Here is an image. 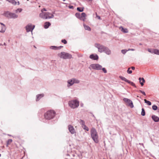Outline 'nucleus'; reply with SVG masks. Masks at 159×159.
<instances>
[{"label": "nucleus", "mask_w": 159, "mask_h": 159, "mask_svg": "<svg viewBox=\"0 0 159 159\" xmlns=\"http://www.w3.org/2000/svg\"><path fill=\"white\" fill-rule=\"evenodd\" d=\"M54 13V12H53L52 14L51 13V16H48V19H51V18H53L54 16L53 14Z\"/></svg>", "instance_id": "obj_42"}, {"label": "nucleus", "mask_w": 159, "mask_h": 159, "mask_svg": "<svg viewBox=\"0 0 159 159\" xmlns=\"http://www.w3.org/2000/svg\"><path fill=\"white\" fill-rule=\"evenodd\" d=\"M141 115L142 116H144L145 115V112L144 108L142 109V111L141 112Z\"/></svg>", "instance_id": "obj_28"}, {"label": "nucleus", "mask_w": 159, "mask_h": 159, "mask_svg": "<svg viewBox=\"0 0 159 159\" xmlns=\"http://www.w3.org/2000/svg\"><path fill=\"white\" fill-rule=\"evenodd\" d=\"M12 141V140L11 139H8L7 142V147L8 146V145H9L10 143H11Z\"/></svg>", "instance_id": "obj_27"}, {"label": "nucleus", "mask_w": 159, "mask_h": 159, "mask_svg": "<svg viewBox=\"0 0 159 159\" xmlns=\"http://www.w3.org/2000/svg\"><path fill=\"white\" fill-rule=\"evenodd\" d=\"M101 70H102V71L104 73H107V70H106V69L105 68L102 67Z\"/></svg>", "instance_id": "obj_41"}, {"label": "nucleus", "mask_w": 159, "mask_h": 159, "mask_svg": "<svg viewBox=\"0 0 159 159\" xmlns=\"http://www.w3.org/2000/svg\"><path fill=\"white\" fill-rule=\"evenodd\" d=\"M34 47L35 48H36V47H35V46H34Z\"/></svg>", "instance_id": "obj_63"}, {"label": "nucleus", "mask_w": 159, "mask_h": 159, "mask_svg": "<svg viewBox=\"0 0 159 159\" xmlns=\"http://www.w3.org/2000/svg\"><path fill=\"white\" fill-rule=\"evenodd\" d=\"M22 9L21 8H18L16 10V13H17L18 12H20L22 11Z\"/></svg>", "instance_id": "obj_39"}, {"label": "nucleus", "mask_w": 159, "mask_h": 159, "mask_svg": "<svg viewBox=\"0 0 159 159\" xmlns=\"http://www.w3.org/2000/svg\"><path fill=\"white\" fill-rule=\"evenodd\" d=\"M14 0H10L9 2L12 4L13 1H14Z\"/></svg>", "instance_id": "obj_49"}, {"label": "nucleus", "mask_w": 159, "mask_h": 159, "mask_svg": "<svg viewBox=\"0 0 159 159\" xmlns=\"http://www.w3.org/2000/svg\"><path fill=\"white\" fill-rule=\"evenodd\" d=\"M73 81H74V84H78L80 82V80L76 79L75 78H73Z\"/></svg>", "instance_id": "obj_31"}, {"label": "nucleus", "mask_w": 159, "mask_h": 159, "mask_svg": "<svg viewBox=\"0 0 159 159\" xmlns=\"http://www.w3.org/2000/svg\"><path fill=\"white\" fill-rule=\"evenodd\" d=\"M103 52H105L108 55H110L111 53V51L110 49L107 47H106Z\"/></svg>", "instance_id": "obj_17"}, {"label": "nucleus", "mask_w": 159, "mask_h": 159, "mask_svg": "<svg viewBox=\"0 0 159 159\" xmlns=\"http://www.w3.org/2000/svg\"><path fill=\"white\" fill-rule=\"evenodd\" d=\"M17 2L15 1V0H14V1L13 2L12 4L14 5H16V4Z\"/></svg>", "instance_id": "obj_45"}, {"label": "nucleus", "mask_w": 159, "mask_h": 159, "mask_svg": "<svg viewBox=\"0 0 159 159\" xmlns=\"http://www.w3.org/2000/svg\"><path fill=\"white\" fill-rule=\"evenodd\" d=\"M35 27V25H33L31 23H29L25 26V28L27 32H31L32 34V31Z\"/></svg>", "instance_id": "obj_6"}, {"label": "nucleus", "mask_w": 159, "mask_h": 159, "mask_svg": "<svg viewBox=\"0 0 159 159\" xmlns=\"http://www.w3.org/2000/svg\"><path fill=\"white\" fill-rule=\"evenodd\" d=\"M119 77L121 80L128 83H129V84H130L132 86L136 88V86L134 83L127 80L126 78H125V77H123L121 76H119Z\"/></svg>", "instance_id": "obj_9"}, {"label": "nucleus", "mask_w": 159, "mask_h": 159, "mask_svg": "<svg viewBox=\"0 0 159 159\" xmlns=\"http://www.w3.org/2000/svg\"><path fill=\"white\" fill-rule=\"evenodd\" d=\"M69 106L72 108H77L79 105V102L76 99L70 101L68 102Z\"/></svg>", "instance_id": "obj_3"}, {"label": "nucleus", "mask_w": 159, "mask_h": 159, "mask_svg": "<svg viewBox=\"0 0 159 159\" xmlns=\"http://www.w3.org/2000/svg\"><path fill=\"white\" fill-rule=\"evenodd\" d=\"M152 109L154 111H156L158 109V107L156 105H153L152 106Z\"/></svg>", "instance_id": "obj_29"}, {"label": "nucleus", "mask_w": 159, "mask_h": 159, "mask_svg": "<svg viewBox=\"0 0 159 159\" xmlns=\"http://www.w3.org/2000/svg\"><path fill=\"white\" fill-rule=\"evenodd\" d=\"M49 48L51 49L57 50V46H51Z\"/></svg>", "instance_id": "obj_33"}, {"label": "nucleus", "mask_w": 159, "mask_h": 159, "mask_svg": "<svg viewBox=\"0 0 159 159\" xmlns=\"http://www.w3.org/2000/svg\"><path fill=\"white\" fill-rule=\"evenodd\" d=\"M84 7H77V10L80 12H82L84 10Z\"/></svg>", "instance_id": "obj_22"}, {"label": "nucleus", "mask_w": 159, "mask_h": 159, "mask_svg": "<svg viewBox=\"0 0 159 159\" xmlns=\"http://www.w3.org/2000/svg\"><path fill=\"white\" fill-rule=\"evenodd\" d=\"M139 82L141 86H143L144 85V84L145 82V80L144 79L143 77H139Z\"/></svg>", "instance_id": "obj_20"}, {"label": "nucleus", "mask_w": 159, "mask_h": 159, "mask_svg": "<svg viewBox=\"0 0 159 159\" xmlns=\"http://www.w3.org/2000/svg\"><path fill=\"white\" fill-rule=\"evenodd\" d=\"M89 1H91V2H92L93 0H88Z\"/></svg>", "instance_id": "obj_58"}, {"label": "nucleus", "mask_w": 159, "mask_h": 159, "mask_svg": "<svg viewBox=\"0 0 159 159\" xmlns=\"http://www.w3.org/2000/svg\"><path fill=\"white\" fill-rule=\"evenodd\" d=\"M3 45H5V46H6V43H3Z\"/></svg>", "instance_id": "obj_54"}, {"label": "nucleus", "mask_w": 159, "mask_h": 159, "mask_svg": "<svg viewBox=\"0 0 159 159\" xmlns=\"http://www.w3.org/2000/svg\"><path fill=\"white\" fill-rule=\"evenodd\" d=\"M155 49L148 48V51L151 53H154Z\"/></svg>", "instance_id": "obj_25"}, {"label": "nucleus", "mask_w": 159, "mask_h": 159, "mask_svg": "<svg viewBox=\"0 0 159 159\" xmlns=\"http://www.w3.org/2000/svg\"><path fill=\"white\" fill-rule=\"evenodd\" d=\"M123 101L127 103L128 106L131 108H133L134 106L132 101L130 99L126 98H124L123 99Z\"/></svg>", "instance_id": "obj_10"}, {"label": "nucleus", "mask_w": 159, "mask_h": 159, "mask_svg": "<svg viewBox=\"0 0 159 159\" xmlns=\"http://www.w3.org/2000/svg\"><path fill=\"white\" fill-rule=\"evenodd\" d=\"M95 46L98 49L99 52L102 53L104 51L106 46L101 45L99 43H96L95 44Z\"/></svg>", "instance_id": "obj_7"}, {"label": "nucleus", "mask_w": 159, "mask_h": 159, "mask_svg": "<svg viewBox=\"0 0 159 159\" xmlns=\"http://www.w3.org/2000/svg\"><path fill=\"white\" fill-rule=\"evenodd\" d=\"M97 17L98 18V19L99 20H100L101 19L100 16H99L97 15Z\"/></svg>", "instance_id": "obj_47"}, {"label": "nucleus", "mask_w": 159, "mask_h": 159, "mask_svg": "<svg viewBox=\"0 0 159 159\" xmlns=\"http://www.w3.org/2000/svg\"><path fill=\"white\" fill-rule=\"evenodd\" d=\"M83 104H80V106H81V107H83Z\"/></svg>", "instance_id": "obj_55"}, {"label": "nucleus", "mask_w": 159, "mask_h": 159, "mask_svg": "<svg viewBox=\"0 0 159 159\" xmlns=\"http://www.w3.org/2000/svg\"><path fill=\"white\" fill-rule=\"evenodd\" d=\"M75 15L77 18L84 21H85L86 19L85 17L86 16V15L84 12H82L81 13V15L79 12H76Z\"/></svg>", "instance_id": "obj_5"}, {"label": "nucleus", "mask_w": 159, "mask_h": 159, "mask_svg": "<svg viewBox=\"0 0 159 159\" xmlns=\"http://www.w3.org/2000/svg\"><path fill=\"white\" fill-rule=\"evenodd\" d=\"M73 80L72 79L69 80H67V87H69L72 86L74 84V82L73 81Z\"/></svg>", "instance_id": "obj_16"}, {"label": "nucleus", "mask_w": 159, "mask_h": 159, "mask_svg": "<svg viewBox=\"0 0 159 159\" xmlns=\"http://www.w3.org/2000/svg\"><path fill=\"white\" fill-rule=\"evenodd\" d=\"M12 12H10L8 11H6L4 12L3 15L8 18H11Z\"/></svg>", "instance_id": "obj_12"}, {"label": "nucleus", "mask_w": 159, "mask_h": 159, "mask_svg": "<svg viewBox=\"0 0 159 159\" xmlns=\"http://www.w3.org/2000/svg\"><path fill=\"white\" fill-rule=\"evenodd\" d=\"M90 66L94 70H100L102 68V66L98 64H92Z\"/></svg>", "instance_id": "obj_8"}, {"label": "nucleus", "mask_w": 159, "mask_h": 159, "mask_svg": "<svg viewBox=\"0 0 159 159\" xmlns=\"http://www.w3.org/2000/svg\"><path fill=\"white\" fill-rule=\"evenodd\" d=\"M39 16L40 17L43 19H48L46 12L41 13H40Z\"/></svg>", "instance_id": "obj_14"}, {"label": "nucleus", "mask_w": 159, "mask_h": 159, "mask_svg": "<svg viewBox=\"0 0 159 159\" xmlns=\"http://www.w3.org/2000/svg\"><path fill=\"white\" fill-rule=\"evenodd\" d=\"M0 24H1L2 25H3V26H5V25L2 23L0 22Z\"/></svg>", "instance_id": "obj_50"}, {"label": "nucleus", "mask_w": 159, "mask_h": 159, "mask_svg": "<svg viewBox=\"0 0 159 159\" xmlns=\"http://www.w3.org/2000/svg\"><path fill=\"white\" fill-rule=\"evenodd\" d=\"M91 137L94 142L98 143V135L95 129L92 128L90 130Z\"/></svg>", "instance_id": "obj_1"}, {"label": "nucleus", "mask_w": 159, "mask_h": 159, "mask_svg": "<svg viewBox=\"0 0 159 159\" xmlns=\"http://www.w3.org/2000/svg\"><path fill=\"white\" fill-rule=\"evenodd\" d=\"M144 102L148 106H150L151 105L152 103L150 101L147 100L146 99L144 100Z\"/></svg>", "instance_id": "obj_26"}, {"label": "nucleus", "mask_w": 159, "mask_h": 159, "mask_svg": "<svg viewBox=\"0 0 159 159\" xmlns=\"http://www.w3.org/2000/svg\"><path fill=\"white\" fill-rule=\"evenodd\" d=\"M82 127L85 130L87 131H88L89 130V129L88 127L85 125H84L83 126H82Z\"/></svg>", "instance_id": "obj_34"}, {"label": "nucleus", "mask_w": 159, "mask_h": 159, "mask_svg": "<svg viewBox=\"0 0 159 159\" xmlns=\"http://www.w3.org/2000/svg\"><path fill=\"white\" fill-rule=\"evenodd\" d=\"M0 46H2V44H1V43H0Z\"/></svg>", "instance_id": "obj_61"}, {"label": "nucleus", "mask_w": 159, "mask_h": 159, "mask_svg": "<svg viewBox=\"0 0 159 159\" xmlns=\"http://www.w3.org/2000/svg\"><path fill=\"white\" fill-rule=\"evenodd\" d=\"M8 135L9 136H11V135L8 134Z\"/></svg>", "instance_id": "obj_64"}, {"label": "nucleus", "mask_w": 159, "mask_h": 159, "mask_svg": "<svg viewBox=\"0 0 159 159\" xmlns=\"http://www.w3.org/2000/svg\"><path fill=\"white\" fill-rule=\"evenodd\" d=\"M158 112H159V107H158Z\"/></svg>", "instance_id": "obj_57"}, {"label": "nucleus", "mask_w": 159, "mask_h": 159, "mask_svg": "<svg viewBox=\"0 0 159 159\" xmlns=\"http://www.w3.org/2000/svg\"><path fill=\"white\" fill-rule=\"evenodd\" d=\"M136 91L138 92H140L142 94H143V95H144L145 96L146 95L145 92L143 91H142L141 90H137V91Z\"/></svg>", "instance_id": "obj_37"}, {"label": "nucleus", "mask_w": 159, "mask_h": 159, "mask_svg": "<svg viewBox=\"0 0 159 159\" xmlns=\"http://www.w3.org/2000/svg\"><path fill=\"white\" fill-rule=\"evenodd\" d=\"M93 116L94 117H95V116H94V115L93 114Z\"/></svg>", "instance_id": "obj_62"}, {"label": "nucleus", "mask_w": 159, "mask_h": 159, "mask_svg": "<svg viewBox=\"0 0 159 159\" xmlns=\"http://www.w3.org/2000/svg\"><path fill=\"white\" fill-rule=\"evenodd\" d=\"M44 96L43 94H38L36 95V101H39L41 98Z\"/></svg>", "instance_id": "obj_19"}, {"label": "nucleus", "mask_w": 159, "mask_h": 159, "mask_svg": "<svg viewBox=\"0 0 159 159\" xmlns=\"http://www.w3.org/2000/svg\"><path fill=\"white\" fill-rule=\"evenodd\" d=\"M56 115V112L52 110L48 111L44 114L45 118L47 120H50L54 118Z\"/></svg>", "instance_id": "obj_2"}, {"label": "nucleus", "mask_w": 159, "mask_h": 159, "mask_svg": "<svg viewBox=\"0 0 159 159\" xmlns=\"http://www.w3.org/2000/svg\"><path fill=\"white\" fill-rule=\"evenodd\" d=\"M46 13L47 14V16H49L50 15H51V13L48 12H46Z\"/></svg>", "instance_id": "obj_46"}, {"label": "nucleus", "mask_w": 159, "mask_h": 159, "mask_svg": "<svg viewBox=\"0 0 159 159\" xmlns=\"http://www.w3.org/2000/svg\"><path fill=\"white\" fill-rule=\"evenodd\" d=\"M129 50H131V51H134L135 50L133 48H131V49H129Z\"/></svg>", "instance_id": "obj_51"}, {"label": "nucleus", "mask_w": 159, "mask_h": 159, "mask_svg": "<svg viewBox=\"0 0 159 159\" xmlns=\"http://www.w3.org/2000/svg\"><path fill=\"white\" fill-rule=\"evenodd\" d=\"M6 28L5 26H3L2 28V30H0V32L2 33H3L5 32Z\"/></svg>", "instance_id": "obj_32"}, {"label": "nucleus", "mask_w": 159, "mask_h": 159, "mask_svg": "<svg viewBox=\"0 0 159 159\" xmlns=\"http://www.w3.org/2000/svg\"><path fill=\"white\" fill-rule=\"evenodd\" d=\"M83 26L85 30L89 31H91V29L89 26L86 25L84 24H83Z\"/></svg>", "instance_id": "obj_21"}, {"label": "nucleus", "mask_w": 159, "mask_h": 159, "mask_svg": "<svg viewBox=\"0 0 159 159\" xmlns=\"http://www.w3.org/2000/svg\"><path fill=\"white\" fill-rule=\"evenodd\" d=\"M18 16L14 13H12L11 15V18L15 19L17 18Z\"/></svg>", "instance_id": "obj_24"}, {"label": "nucleus", "mask_w": 159, "mask_h": 159, "mask_svg": "<svg viewBox=\"0 0 159 159\" xmlns=\"http://www.w3.org/2000/svg\"><path fill=\"white\" fill-rule=\"evenodd\" d=\"M60 48V49H61V48H63V46H59Z\"/></svg>", "instance_id": "obj_53"}, {"label": "nucleus", "mask_w": 159, "mask_h": 159, "mask_svg": "<svg viewBox=\"0 0 159 159\" xmlns=\"http://www.w3.org/2000/svg\"><path fill=\"white\" fill-rule=\"evenodd\" d=\"M6 0L7 1H8L9 2L10 1V0Z\"/></svg>", "instance_id": "obj_60"}, {"label": "nucleus", "mask_w": 159, "mask_h": 159, "mask_svg": "<svg viewBox=\"0 0 159 159\" xmlns=\"http://www.w3.org/2000/svg\"><path fill=\"white\" fill-rule=\"evenodd\" d=\"M80 123L82 125V126H83L84 125H85V121L82 120H80Z\"/></svg>", "instance_id": "obj_30"}, {"label": "nucleus", "mask_w": 159, "mask_h": 159, "mask_svg": "<svg viewBox=\"0 0 159 159\" xmlns=\"http://www.w3.org/2000/svg\"><path fill=\"white\" fill-rule=\"evenodd\" d=\"M17 3H18V5H19L20 4V3H19V2L18 1Z\"/></svg>", "instance_id": "obj_56"}, {"label": "nucleus", "mask_w": 159, "mask_h": 159, "mask_svg": "<svg viewBox=\"0 0 159 159\" xmlns=\"http://www.w3.org/2000/svg\"><path fill=\"white\" fill-rule=\"evenodd\" d=\"M140 144H141V143H139ZM141 145H142L143 146V143H141Z\"/></svg>", "instance_id": "obj_59"}, {"label": "nucleus", "mask_w": 159, "mask_h": 159, "mask_svg": "<svg viewBox=\"0 0 159 159\" xmlns=\"http://www.w3.org/2000/svg\"><path fill=\"white\" fill-rule=\"evenodd\" d=\"M127 52V50L125 49H122L121 51V52L122 54H125Z\"/></svg>", "instance_id": "obj_40"}, {"label": "nucleus", "mask_w": 159, "mask_h": 159, "mask_svg": "<svg viewBox=\"0 0 159 159\" xmlns=\"http://www.w3.org/2000/svg\"><path fill=\"white\" fill-rule=\"evenodd\" d=\"M130 68L132 69V70H134L135 69V67L134 66H132Z\"/></svg>", "instance_id": "obj_48"}, {"label": "nucleus", "mask_w": 159, "mask_h": 159, "mask_svg": "<svg viewBox=\"0 0 159 159\" xmlns=\"http://www.w3.org/2000/svg\"><path fill=\"white\" fill-rule=\"evenodd\" d=\"M47 11V9L46 8H44L41 10V13H43V11Z\"/></svg>", "instance_id": "obj_43"}, {"label": "nucleus", "mask_w": 159, "mask_h": 159, "mask_svg": "<svg viewBox=\"0 0 159 159\" xmlns=\"http://www.w3.org/2000/svg\"><path fill=\"white\" fill-rule=\"evenodd\" d=\"M51 23L48 21L46 22L44 24V28L45 29H47L51 25Z\"/></svg>", "instance_id": "obj_18"}, {"label": "nucleus", "mask_w": 159, "mask_h": 159, "mask_svg": "<svg viewBox=\"0 0 159 159\" xmlns=\"http://www.w3.org/2000/svg\"><path fill=\"white\" fill-rule=\"evenodd\" d=\"M68 128L69 131L71 134H74L75 133V130L72 125H69Z\"/></svg>", "instance_id": "obj_13"}, {"label": "nucleus", "mask_w": 159, "mask_h": 159, "mask_svg": "<svg viewBox=\"0 0 159 159\" xmlns=\"http://www.w3.org/2000/svg\"><path fill=\"white\" fill-rule=\"evenodd\" d=\"M121 31L124 33H127L128 32V30L126 28H124L123 27L121 26Z\"/></svg>", "instance_id": "obj_23"}, {"label": "nucleus", "mask_w": 159, "mask_h": 159, "mask_svg": "<svg viewBox=\"0 0 159 159\" xmlns=\"http://www.w3.org/2000/svg\"><path fill=\"white\" fill-rule=\"evenodd\" d=\"M61 42L64 44H66L67 43V41L65 39H63L61 40Z\"/></svg>", "instance_id": "obj_38"}, {"label": "nucleus", "mask_w": 159, "mask_h": 159, "mask_svg": "<svg viewBox=\"0 0 159 159\" xmlns=\"http://www.w3.org/2000/svg\"><path fill=\"white\" fill-rule=\"evenodd\" d=\"M89 57L90 59L94 60H97L99 58L97 54H91Z\"/></svg>", "instance_id": "obj_11"}, {"label": "nucleus", "mask_w": 159, "mask_h": 159, "mask_svg": "<svg viewBox=\"0 0 159 159\" xmlns=\"http://www.w3.org/2000/svg\"><path fill=\"white\" fill-rule=\"evenodd\" d=\"M130 69H131L130 67H129L128 68V69L127 70V73L129 74H131L132 72V70H130Z\"/></svg>", "instance_id": "obj_35"}, {"label": "nucleus", "mask_w": 159, "mask_h": 159, "mask_svg": "<svg viewBox=\"0 0 159 159\" xmlns=\"http://www.w3.org/2000/svg\"><path fill=\"white\" fill-rule=\"evenodd\" d=\"M58 56L60 58L64 59H70L72 58V55L68 53L61 52L58 54Z\"/></svg>", "instance_id": "obj_4"}, {"label": "nucleus", "mask_w": 159, "mask_h": 159, "mask_svg": "<svg viewBox=\"0 0 159 159\" xmlns=\"http://www.w3.org/2000/svg\"><path fill=\"white\" fill-rule=\"evenodd\" d=\"M60 47L59 46H57V50H59V49H60Z\"/></svg>", "instance_id": "obj_52"}, {"label": "nucleus", "mask_w": 159, "mask_h": 159, "mask_svg": "<svg viewBox=\"0 0 159 159\" xmlns=\"http://www.w3.org/2000/svg\"><path fill=\"white\" fill-rule=\"evenodd\" d=\"M154 53L155 54L159 55V50L155 49L154 50Z\"/></svg>", "instance_id": "obj_36"}, {"label": "nucleus", "mask_w": 159, "mask_h": 159, "mask_svg": "<svg viewBox=\"0 0 159 159\" xmlns=\"http://www.w3.org/2000/svg\"><path fill=\"white\" fill-rule=\"evenodd\" d=\"M68 7L70 9H74V7L72 5H69L68 6Z\"/></svg>", "instance_id": "obj_44"}, {"label": "nucleus", "mask_w": 159, "mask_h": 159, "mask_svg": "<svg viewBox=\"0 0 159 159\" xmlns=\"http://www.w3.org/2000/svg\"><path fill=\"white\" fill-rule=\"evenodd\" d=\"M152 120L156 122L159 121V118L157 116L155 115H152L151 116Z\"/></svg>", "instance_id": "obj_15"}]
</instances>
